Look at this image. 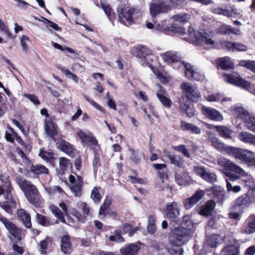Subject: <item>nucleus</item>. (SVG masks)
Instances as JSON below:
<instances>
[{
  "label": "nucleus",
  "instance_id": "e433bc0d",
  "mask_svg": "<svg viewBox=\"0 0 255 255\" xmlns=\"http://www.w3.org/2000/svg\"><path fill=\"white\" fill-rule=\"evenodd\" d=\"M49 209L58 220L62 223H65V220L63 217V214L57 207L54 205H51L49 207Z\"/></svg>",
  "mask_w": 255,
  "mask_h": 255
},
{
  "label": "nucleus",
  "instance_id": "4d7b16f0",
  "mask_svg": "<svg viewBox=\"0 0 255 255\" xmlns=\"http://www.w3.org/2000/svg\"><path fill=\"white\" fill-rule=\"evenodd\" d=\"M234 64L229 57H224V70L233 69Z\"/></svg>",
  "mask_w": 255,
  "mask_h": 255
},
{
  "label": "nucleus",
  "instance_id": "20e7f679",
  "mask_svg": "<svg viewBox=\"0 0 255 255\" xmlns=\"http://www.w3.org/2000/svg\"><path fill=\"white\" fill-rule=\"evenodd\" d=\"M189 39L191 41L198 40L205 43L208 45H211L215 48H220L222 47V42L221 40L215 41L213 40L210 36L200 34L196 32L192 28L189 27L188 30Z\"/></svg>",
  "mask_w": 255,
  "mask_h": 255
},
{
  "label": "nucleus",
  "instance_id": "5701e85b",
  "mask_svg": "<svg viewBox=\"0 0 255 255\" xmlns=\"http://www.w3.org/2000/svg\"><path fill=\"white\" fill-rule=\"evenodd\" d=\"M17 215L26 228H30L31 227L30 216L25 210L23 209L18 210Z\"/></svg>",
  "mask_w": 255,
  "mask_h": 255
},
{
  "label": "nucleus",
  "instance_id": "b1692460",
  "mask_svg": "<svg viewBox=\"0 0 255 255\" xmlns=\"http://www.w3.org/2000/svg\"><path fill=\"white\" fill-rule=\"evenodd\" d=\"M238 138L242 141L255 145V135L249 132H241L238 135Z\"/></svg>",
  "mask_w": 255,
  "mask_h": 255
},
{
  "label": "nucleus",
  "instance_id": "bb28decb",
  "mask_svg": "<svg viewBox=\"0 0 255 255\" xmlns=\"http://www.w3.org/2000/svg\"><path fill=\"white\" fill-rule=\"evenodd\" d=\"M139 249V248L136 244H131L122 248L120 251L123 255H134Z\"/></svg>",
  "mask_w": 255,
  "mask_h": 255
},
{
  "label": "nucleus",
  "instance_id": "bf43d9fd",
  "mask_svg": "<svg viewBox=\"0 0 255 255\" xmlns=\"http://www.w3.org/2000/svg\"><path fill=\"white\" fill-rule=\"evenodd\" d=\"M226 8L225 10L224 9V15L231 17H236L237 16V13L234 8L231 7L229 9L228 7H226Z\"/></svg>",
  "mask_w": 255,
  "mask_h": 255
},
{
  "label": "nucleus",
  "instance_id": "dca6fc26",
  "mask_svg": "<svg viewBox=\"0 0 255 255\" xmlns=\"http://www.w3.org/2000/svg\"><path fill=\"white\" fill-rule=\"evenodd\" d=\"M204 195V192L203 190L197 191L192 196L184 200V205L185 208L187 210L190 209L202 199Z\"/></svg>",
  "mask_w": 255,
  "mask_h": 255
},
{
  "label": "nucleus",
  "instance_id": "69168bd1",
  "mask_svg": "<svg viewBox=\"0 0 255 255\" xmlns=\"http://www.w3.org/2000/svg\"><path fill=\"white\" fill-rule=\"evenodd\" d=\"M25 97L28 98L31 102L35 105H39L40 102L38 99V98L34 95H31L29 94H25L24 95Z\"/></svg>",
  "mask_w": 255,
  "mask_h": 255
},
{
  "label": "nucleus",
  "instance_id": "1a4fd4ad",
  "mask_svg": "<svg viewBox=\"0 0 255 255\" xmlns=\"http://www.w3.org/2000/svg\"><path fill=\"white\" fill-rule=\"evenodd\" d=\"M171 8V5L165 2L157 0L153 1L150 6V12L153 17L160 12H166Z\"/></svg>",
  "mask_w": 255,
  "mask_h": 255
},
{
  "label": "nucleus",
  "instance_id": "6ab92c4d",
  "mask_svg": "<svg viewBox=\"0 0 255 255\" xmlns=\"http://www.w3.org/2000/svg\"><path fill=\"white\" fill-rule=\"evenodd\" d=\"M16 183L18 184L19 188L24 192V195L26 194L27 192H30L34 189V188H36L31 182L23 177L17 178L16 179Z\"/></svg>",
  "mask_w": 255,
  "mask_h": 255
},
{
  "label": "nucleus",
  "instance_id": "393cba45",
  "mask_svg": "<svg viewBox=\"0 0 255 255\" xmlns=\"http://www.w3.org/2000/svg\"><path fill=\"white\" fill-rule=\"evenodd\" d=\"M161 56L163 60L167 63H180L181 57L175 52L167 51L161 55Z\"/></svg>",
  "mask_w": 255,
  "mask_h": 255
},
{
  "label": "nucleus",
  "instance_id": "e2e57ef3",
  "mask_svg": "<svg viewBox=\"0 0 255 255\" xmlns=\"http://www.w3.org/2000/svg\"><path fill=\"white\" fill-rule=\"evenodd\" d=\"M51 240L50 238H46L45 239L42 240L39 243V246L41 249L43 250H46L48 246L50 244Z\"/></svg>",
  "mask_w": 255,
  "mask_h": 255
},
{
  "label": "nucleus",
  "instance_id": "4be33fe9",
  "mask_svg": "<svg viewBox=\"0 0 255 255\" xmlns=\"http://www.w3.org/2000/svg\"><path fill=\"white\" fill-rule=\"evenodd\" d=\"M254 153L248 149L240 148L236 159L247 164L252 159Z\"/></svg>",
  "mask_w": 255,
  "mask_h": 255
},
{
  "label": "nucleus",
  "instance_id": "f704fd0d",
  "mask_svg": "<svg viewBox=\"0 0 255 255\" xmlns=\"http://www.w3.org/2000/svg\"><path fill=\"white\" fill-rule=\"evenodd\" d=\"M60 146L61 149L66 154L72 155L74 153L73 145L66 141L62 140Z\"/></svg>",
  "mask_w": 255,
  "mask_h": 255
},
{
  "label": "nucleus",
  "instance_id": "7c9ffc66",
  "mask_svg": "<svg viewBox=\"0 0 255 255\" xmlns=\"http://www.w3.org/2000/svg\"><path fill=\"white\" fill-rule=\"evenodd\" d=\"M224 255H240V246L231 245L224 248Z\"/></svg>",
  "mask_w": 255,
  "mask_h": 255
},
{
  "label": "nucleus",
  "instance_id": "338daca9",
  "mask_svg": "<svg viewBox=\"0 0 255 255\" xmlns=\"http://www.w3.org/2000/svg\"><path fill=\"white\" fill-rule=\"evenodd\" d=\"M84 98L85 100L88 102L91 105H92L93 107H94L95 108L99 110L100 111H103V108L99 105L98 104H97L96 102L92 100H91L87 96L84 95Z\"/></svg>",
  "mask_w": 255,
  "mask_h": 255
},
{
  "label": "nucleus",
  "instance_id": "5fc2aeb1",
  "mask_svg": "<svg viewBox=\"0 0 255 255\" xmlns=\"http://www.w3.org/2000/svg\"><path fill=\"white\" fill-rule=\"evenodd\" d=\"M194 172L198 175L200 176L202 178H203V176L206 174L207 171L205 168L203 166H196L193 168Z\"/></svg>",
  "mask_w": 255,
  "mask_h": 255
},
{
  "label": "nucleus",
  "instance_id": "8fccbe9b",
  "mask_svg": "<svg viewBox=\"0 0 255 255\" xmlns=\"http://www.w3.org/2000/svg\"><path fill=\"white\" fill-rule=\"evenodd\" d=\"M110 240L112 242H116L118 243L124 242L125 241L124 239L121 236L118 230L115 232L114 235H111L110 237Z\"/></svg>",
  "mask_w": 255,
  "mask_h": 255
},
{
  "label": "nucleus",
  "instance_id": "6e6552de",
  "mask_svg": "<svg viewBox=\"0 0 255 255\" xmlns=\"http://www.w3.org/2000/svg\"><path fill=\"white\" fill-rule=\"evenodd\" d=\"M119 13V19L121 23H125V20L128 24H131L133 22L132 16L134 15L135 10L132 8H129L128 6L124 7H118L117 9Z\"/></svg>",
  "mask_w": 255,
  "mask_h": 255
},
{
  "label": "nucleus",
  "instance_id": "a18cd8bd",
  "mask_svg": "<svg viewBox=\"0 0 255 255\" xmlns=\"http://www.w3.org/2000/svg\"><path fill=\"white\" fill-rule=\"evenodd\" d=\"M59 69L68 78L73 80L75 83H77L79 80L78 76L72 73L70 70L64 68L60 67Z\"/></svg>",
  "mask_w": 255,
  "mask_h": 255
},
{
  "label": "nucleus",
  "instance_id": "0eeeda50",
  "mask_svg": "<svg viewBox=\"0 0 255 255\" xmlns=\"http://www.w3.org/2000/svg\"><path fill=\"white\" fill-rule=\"evenodd\" d=\"M0 221L4 225L7 230L11 237L10 238L11 240H16L17 241H20L24 237L20 228L17 227L15 224L10 222L7 218L0 216Z\"/></svg>",
  "mask_w": 255,
  "mask_h": 255
},
{
  "label": "nucleus",
  "instance_id": "423d86ee",
  "mask_svg": "<svg viewBox=\"0 0 255 255\" xmlns=\"http://www.w3.org/2000/svg\"><path fill=\"white\" fill-rule=\"evenodd\" d=\"M132 53L141 59L142 65L146 64L151 68V62L155 59V57L151 54L150 50L144 47H137L132 49Z\"/></svg>",
  "mask_w": 255,
  "mask_h": 255
},
{
  "label": "nucleus",
  "instance_id": "a878e982",
  "mask_svg": "<svg viewBox=\"0 0 255 255\" xmlns=\"http://www.w3.org/2000/svg\"><path fill=\"white\" fill-rule=\"evenodd\" d=\"M44 129L47 134L51 137L57 133L56 127L54 122L49 118L45 120Z\"/></svg>",
  "mask_w": 255,
  "mask_h": 255
},
{
  "label": "nucleus",
  "instance_id": "39448f33",
  "mask_svg": "<svg viewBox=\"0 0 255 255\" xmlns=\"http://www.w3.org/2000/svg\"><path fill=\"white\" fill-rule=\"evenodd\" d=\"M181 88L186 99L193 102H197L201 98V92L196 85L189 82H184L181 85Z\"/></svg>",
  "mask_w": 255,
  "mask_h": 255
},
{
  "label": "nucleus",
  "instance_id": "a211bd4d",
  "mask_svg": "<svg viewBox=\"0 0 255 255\" xmlns=\"http://www.w3.org/2000/svg\"><path fill=\"white\" fill-rule=\"evenodd\" d=\"M174 177L177 184L182 186H185L190 183V177L188 173L182 170L175 173Z\"/></svg>",
  "mask_w": 255,
  "mask_h": 255
},
{
  "label": "nucleus",
  "instance_id": "9b49d317",
  "mask_svg": "<svg viewBox=\"0 0 255 255\" xmlns=\"http://www.w3.org/2000/svg\"><path fill=\"white\" fill-rule=\"evenodd\" d=\"M224 80L229 84L241 87L247 90H248L251 86L250 82L244 79L241 76H235L233 74H224Z\"/></svg>",
  "mask_w": 255,
  "mask_h": 255
},
{
  "label": "nucleus",
  "instance_id": "cd10ccee",
  "mask_svg": "<svg viewBox=\"0 0 255 255\" xmlns=\"http://www.w3.org/2000/svg\"><path fill=\"white\" fill-rule=\"evenodd\" d=\"M252 203V200L247 194H244L239 197L235 202L236 207L244 208L249 206Z\"/></svg>",
  "mask_w": 255,
  "mask_h": 255
},
{
  "label": "nucleus",
  "instance_id": "4468645a",
  "mask_svg": "<svg viewBox=\"0 0 255 255\" xmlns=\"http://www.w3.org/2000/svg\"><path fill=\"white\" fill-rule=\"evenodd\" d=\"M180 109L183 112H185L189 117H193L195 115L193 105L188 101L184 96H181L179 100Z\"/></svg>",
  "mask_w": 255,
  "mask_h": 255
},
{
  "label": "nucleus",
  "instance_id": "13d9d810",
  "mask_svg": "<svg viewBox=\"0 0 255 255\" xmlns=\"http://www.w3.org/2000/svg\"><path fill=\"white\" fill-rule=\"evenodd\" d=\"M159 177L156 179V183L155 186L158 188L160 190H163L165 187V186L163 184V176L164 175H161V173L159 172Z\"/></svg>",
  "mask_w": 255,
  "mask_h": 255
},
{
  "label": "nucleus",
  "instance_id": "f3484780",
  "mask_svg": "<svg viewBox=\"0 0 255 255\" xmlns=\"http://www.w3.org/2000/svg\"><path fill=\"white\" fill-rule=\"evenodd\" d=\"M25 196L28 202L35 207H40L42 202L40 199V195L37 188H34L30 192H27Z\"/></svg>",
  "mask_w": 255,
  "mask_h": 255
},
{
  "label": "nucleus",
  "instance_id": "2eb2a0df",
  "mask_svg": "<svg viewBox=\"0 0 255 255\" xmlns=\"http://www.w3.org/2000/svg\"><path fill=\"white\" fill-rule=\"evenodd\" d=\"M77 135L82 142L87 145H96L98 144L96 139L92 135L90 131H83L81 129L77 131Z\"/></svg>",
  "mask_w": 255,
  "mask_h": 255
},
{
  "label": "nucleus",
  "instance_id": "774afa93",
  "mask_svg": "<svg viewBox=\"0 0 255 255\" xmlns=\"http://www.w3.org/2000/svg\"><path fill=\"white\" fill-rule=\"evenodd\" d=\"M70 213L73 216L75 217L79 221L81 222H84L85 220L84 216H82L80 213L78 212L74 209H73L71 211H70Z\"/></svg>",
  "mask_w": 255,
  "mask_h": 255
},
{
  "label": "nucleus",
  "instance_id": "c03bdc74",
  "mask_svg": "<svg viewBox=\"0 0 255 255\" xmlns=\"http://www.w3.org/2000/svg\"><path fill=\"white\" fill-rule=\"evenodd\" d=\"M239 149L240 148L233 146H224V152H226L231 156L235 157L236 158L237 156Z\"/></svg>",
  "mask_w": 255,
  "mask_h": 255
},
{
  "label": "nucleus",
  "instance_id": "a19ab883",
  "mask_svg": "<svg viewBox=\"0 0 255 255\" xmlns=\"http://www.w3.org/2000/svg\"><path fill=\"white\" fill-rule=\"evenodd\" d=\"M222 240V238L219 236L214 234L210 236L207 240V243L211 247H215L220 243Z\"/></svg>",
  "mask_w": 255,
  "mask_h": 255
},
{
  "label": "nucleus",
  "instance_id": "f257e3e1",
  "mask_svg": "<svg viewBox=\"0 0 255 255\" xmlns=\"http://www.w3.org/2000/svg\"><path fill=\"white\" fill-rule=\"evenodd\" d=\"M179 224H181V226L174 229L171 234V242L177 245L186 243L191 238L194 232L190 216H184L182 222Z\"/></svg>",
  "mask_w": 255,
  "mask_h": 255
},
{
  "label": "nucleus",
  "instance_id": "2f4dec72",
  "mask_svg": "<svg viewBox=\"0 0 255 255\" xmlns=\"http://www.w3.org/2000/svg\"><path fill=\"white\" fill-rule=\"evenodd\" d=\"M215 206V203L210 201L207 203V204L202 207V209L200 212L201 215L205 216H209L213 209Z\"/></svg>",
  "mask_w": 255,
  "mask_h": 255
},
{
  "label": "nucleus",
  "instance_id": "79ce46f5",
  "mask_svg": "<svg viewBox=\"0 0 255 255\" xmlns=\"http://www.w3.org/2000/svg\"><path fill=\"white\" fill-rule=\"evenodd\" d=\"M147 229L148 233L151 234L154 233L156 231L155 218L152 215H149L148 217Z\"/></svg>",
  "mask_w": 255,
  "mask_h": 255
},
{
  "label": "nucleus",
  "instance_id": "680f3d73",
  "mask_svg": "<svg viewBox=\"0 0 255 255\" xmlns=\"http://www.w3.org/2000/svg\"><path fill=\"white\" fill-rule=\"evenodd\" d=\"M0 30L3 32V34L7 37L11 36V33L9 31L8 28L5 26V24L0 20Z\"/></svg>",
  "mask_w": 255,
  "mask_h": 255
},
{
  "label": "nucleus",
  "instance_id": "de8ad7c7",
  "mask_svg": "<svg viewBox=\"0 0 255 255\" xmlns=\"http://www.w3.org/2000/svg\"><path fill=\"white\" fill-rule=\"evenodd\" d=\"M59 167L62 174L64 173L66 167L69 164V161L65 157H60L59 159Z\"/></svg>",
  "mask_w": 255,
  "mask_h": 255
},
{
  "label": "nucleus",
  "instance_id": "052dcab7",
  "mask_svg": "<svg viewBox=\"0 0 255 255\" xmlns=\"http://www.w3.org/2000/svg\"><path fill=\"white\" fill-rule=\"evenodd\" d=\"M240 30L234 28L231 26H226L224 27V33L239 34Z\"/></svg>",
  "mask_w": 255,
  "mask_h": 255
},
{
  "label": "nucleus",
  "instance_id": "4c0bfd02",
  "mask_svg": "<svg viewBox=\"0 0 255 255\" xmlns=\"http://www.w3.org/2000/svg\"><path fill=\"white\" fill-rule=\"evenodd\" d=\"M190 15L187 13H179L172 16L174 21L179 22L184 24L190 19Z\"/></svg>",
  "mask_w": 255,
  "mask_h": 255
},
{
  "label": "nucleus",
  "instance_id": "ddd939ff",
  "mask_svg": "<svg viewBox=\"0 0 255 255\" xmlns=\"http://www.w3.org/2000/svg\"><path fill=\"white\" fill-rule=\"evenodd\" d=\"M181 63L185 67V74L188 78L193 79L196 81H202L204 79V75L195 70L190 64L183 62Z\"/></svg>",
  "mask_w": 255,
  "mask_h": 255
},
{
  "label": "nucleus",
  "instance_id": "72a5a7b5",
  "mask_svg": "<svg viewBox=\"0 0 255 255\" xmlns=\"http://www.w3.org/2000/svg\"><path fill=\"white\" fill-rule=\"evenodd\" d=\"M169 242L172 246L171 248L169 250V253L171 255H182L183 254V250L181 246L183 245H177L173 244L171 242V235L169 237Z\"/></svg>",
  "mask_w": 255,
  "mask_h": 255
},
{
  "label": "nucleus",
  "instance_id": "9d476101",
  "mask_svg": "<svg viewBox=\"0 0 255 255\" xmlns=\"http://www.w3.org/2000/svg\"><path fill=\"white\" fill-rule=\"evenodd\" d=\"M164 213L167 219L171 221H176L180 216V209L178 204L176 202H173L167 204Z\"/></svg>",
  "mask_w": 255,
  "mask_h": 255
},
{
  "label": "nucleus",
  "instance_id": "3c124183",
  "mask_svg": "<svg viewBox=\"0 0 255 255\" xmlns=\"http://www.w3.org/2000/svg\"><path fill=\"white\" fill-rule=\"evenodd\" d=\"M211 141L214 147L218 150L222 151L223 149V143L220 141L217 137H213L211 138Z\"/></svg>",
  "mask_w": 255,
  "mask_h": 255
},
{
  "label": "nucleus",
  "instance_id": "c756f323",
  "mask_svg": "<svg viewBox=\"0 0 255 255\" xmlns=\"http://www.w3.org/2000/svg\"><path fill=\"white\" fill-rule=\"evenodd\" d=\"M157 86L159 89L158 92L156 93L157 97L164 106L170 108L172 103L171 100L168 98L163 95L162 93H164V91L161 89V86L160 85H157Z\"/></svg>",
  "mask_w": 255,
  "mask_h": 255
},
{
  "label": "nucleus",
  "instance_id": "49530a36",
  "mask_svg": "<svg viewBox=\"0 0 255 255\" xmlns=\"http://www.w3.org/2000/svg\"><path fill=\"white\" fill-rule=\"evenodd\" d=\"M172 148L174 150L181 152L185 157L189 158L190 154L187 149L184 145H179L178 146H172Z\"/></svg>",
  "mask_w": 255,
  "mask_h": 255
},
{
  "label": "nucleus",
  "instance_id": "6e6d98bb",
  "mask_svg": "<svg viewBox=\"0 0 255 255\" xmlns=\"http://www.w3.org/2000/svg\"><path fill=\"white\" fill-rule=\"evenodd\" d=\"M29 38L26 36L23 35L20 38V44L22 47L23 50L25 51H27L28 49L27 43L29 42Z\"/></svg>",
  "mask_w": 255,
  "mask_h": 255
},
{
  "label": "nucleus",
  "instance_id": "0e129e2a",
  "mask_svg": "<svg viewBox=\"0 0 255 255\" xmlns=\"http://www.w3.org/2000/svg\"><path fill=\"white\" fill-rule=\"evenodd\" d=\"M36 219L37 222L42 226L47 225L45 217L36 213Z\"/></svg>",
  "mask_w": 255,
  "mask_h": 255
},
{
  "label": "nucleus",
  "instance_id": "aec40b11",
  "mask_svg": "<svg viewBox=\"0 0 255 255\" xmlns=\"http://www.w3.org/2000/svg\"><path fill=\"white\" fill-rule=\"evenodd\" d=\"M202 112L203 114L208 118L214 121H220L222 119V115L216 110L210 107L202 106Z\"/></svg>",
  "mask_w": 255,
  "mask_h": 255
},
{
  "label": "nucleus",
  "instance_id": "412c9836",
  "mask_svg": "<svg viewBox=\"0 0 255 255\" xmlns=\"http://www.w3.org/2000/svg\"><path fill=\"white\" fill-rule=\"evenodd\" d=\"M163 152L169 160L171 164L179 167H183L184 162L183 159L179 156L172 154L166 149H164Z\"/></svg>",
  "mask_w": 255,
  "mask_h": 255
},
{
  "label": "nucleus",
  "instance_id": "603ef678",
  "mask_svg": "<svg viewBox=\"0 0 255 255\" xmlns=\"http://www.w3.org/2000/svg\"><path fill=\"white\" fill-rule=\"evenodd\" d=\"M203 179L208 182L214 183L217 180V176L214 173L207 171Z\"/></svg>",
  "mask_w": 255,
  "mask_h": 255
},
{
  "label": "nucleus",
  "instance_id": "864d4df0",
  "mask_svg": "<svg viewBox=\"0 0 255 255\" xmlns=\"http://www.w3.org/2000/svg\"><path fill=\"white\" fill-rule=\"evenodd\" d=\"M91 197L95 202H98L101 200V195L99 192V189L97 187H95L91 193Z\"/></svg>",
  "mask_w": 255,
  "mask_h": 255
},
{
  "label": "nucleus",
  "instance_id": "f03ea898",
  "mask_svg": "<svg viewBox=\"0 0 255 255\" xmlns=\"http://www.w3.org/2000/svg\"><path fill=\"white\" fill-rule=\"evenodd\" d=\"M10 182L7 177L0 178V206L5 212L10 213V209L15 207V203L11 195Z\"/></svg>",
  "mask_w": 255,
  "mask_h": 255
},
{
  "label": "nucleus",
  "instance_id": "09e8293b",
  "mask_svg": "<svg viewBox=\"0 0 255 255\" xmlns=\"http://www.w3.org/2000/svg\"><path fill=\"white\" fill-rule=\"evenodd\" d=\"M235 114L241 119L247 118L248 115V112L241 107H237L235 109Z\"/></svg>",
  "mask_w": 255,
  "mask_h": 255
},
{
  "label": "nucleus",
  "instance_id": "f8f14e48",
  "mask_svg": "<svg viewBox=\"0 0 255 255\" xmlns=\"http://www.w3.org/2000/svg\"><path fill=\"white\" fill-rule=\"evenodd\" d=\"M70 182V189L76 197H80L82 193L83 181L79 176L76 177L73 175L69 176Z\"/></svg>",
  "mask_w": 255,
  "mask_h": 255
},
{
  "label": "nucleus",
  "instance_id": "ea45409f",
  "mask_svg": "<svg viewBox=\"0 0 255 255\" xmlns=\"http://www.w3.org/2000/svg\"><path fill=\"white\" fill-rule=\"evenodd\" d=\"M30 170L36 174H47L48 172V169L46 167L41 165H32L30 167Z\"/></svg>",
  "mask_w": 255,
  "mask_h": 255
},
{
  "label": "nucleus",
  "instance_id": "37998d69",
  "mask_svg": "<svg viewBox=\"0 0 255 255\" xmlns=\"http://www.w3.org/2000/svg\"><path fill=\"white\" fill-rule=\"evenodd\" d=\"M247 128L251 131L255 133V117H249L245 121Z\"/></svg>",
  "mask_w": 255,
  "mask_h": 255
},
{
  "label": "nucleus",
  "instance_id": "c85d7f7f",
  "mask_svg": "<svg viewBox=\"0 0 255 255\" xmlns=\"http://www.w3.org/2000/svg\"><path fill=\"white\" fill-rule=\"evenodd\" d=\"M61 251L65 254H70L72 251L71 244L69 237L67 236H64L61 240Z\"/></svg>",
  "mask_w": 255,
  "mask_h": 255
},
{
  "label": "nucleus",
  "instance_id": "58836bf2",
  "mask_svg": "<svg viewBox=\"0 0 255 255\" xmlns=\"http://www.w3.org/2000/svg\"><path fill=\"white\" fill-rule=\"evenodd\" d=\"M243 232L246 234H251L255 232V216H252L251 221L245 228Z\"/></svg>",
  "mask_w": 255,
  "mask_h": 255
},
{
  "label": "nucleus",
  "instance_id": "c9c22d12",
  "mask_svg": "<svg viewBox=\"0 0 255 255\" xmlns=\"http://www.w3.org/2000/svg\"><path fill=\"white\" fill-rule=\"evenodd\" d=\"M181 127L183 130H190L197 134L201 132V130L198 127L194 126L193 124H188L185 122H181Z\"/></svg>",
  "mask_w": 255,
  "mask_h": 255
},
{
  "label": "nucleus",
  "instance_id": "7ed1b4c3",
  "mask_svg": "<svg viewBox=\"0 0 255 255\" xmlns=\"http://www.w3.org/2000/svg\"><path fill=\"white\" fill-rule=\"evenodd\" d=\"M228 169L234 171L242 176L247 175V173L240 167L236 165L233 162L226 159H224V170ZM225 174L228 178L226 179L227 182V189L228 191H233L235 193H238L241 190V188L240 186L235 185L232 182H234L239 178V176L235 175L233 173H230L225 172Z\"/></svg>",
  "mask_w": 255,
  "mask_h": 255
},
{
  "label": "nucleus",
  "instance_id": "473e14b6",
  "mask_svg": "<svg viewBox=\"0 0 255 255\" xmlns=\"http://www.w3.org/2000/svg\"><path fill=\"white\" fill-rule=\"evenodd\" d=\"M239 66L246 68L255 74V61L251 60H241L239 63Z\"/></svg>",
  "mask_w": 255,
  "mask_h": 255
}]
</instances>
